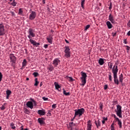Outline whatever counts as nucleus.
Returning a JSON list of instances; mask_svg holds the SVG:
<instances>
[{
    "instance_id": "obj_21",
    "label": "nucleus",
    "mask_w": 130,
    "mask_h": 130,
    "mask_svg": "<svg viewBox=\"0 0 130 130\" xmlns=\"http://www.w3.org/2000/svg\"><path fill=\"white\" fill-rule=\"evenodd\" d=\"M43 119H44V118H39L38 119V121L41 125H42V124H44V123H45L44 121L43 120Z\"/></svg>"
},
{
    "instance_id": "obj_55",
    "label": "nucleus",
    "mask_w": 130,
    "mask_h": 130,
    "mask_svg": "<svg viewBox=\"0 0 130 130\" xmlns=\"http://www.w3.org/2000/svg\"><path fill=\"white\" fill-rule=\"evenodd\" d=\"M47 38H52V35H49L48 37H47Z\"/></svg>"
},
{
    "instance_id": "obj_25",
    "label": "nucleus",
    "mask_w": 130,
    "mask_h": 130,
    "mask_svg": "<svg viewBox=\"0 0 130 130\" xmlns=\"http://www.w3.org/2000/svg\"><path fill=\"white\" fill-rule=\"evenodd\" d=\"M119 81L120 83H122L123 81V75L122 74H121L119 76Z\"/></svg>"
},
{
    "instance_id": "obj_61",
    "label": "nucleus",
    "mask_w": 130,
    "mask_h": 130,
    "mask_svg": "<svg viewBox=\"0 0 130 130\" xmlns=\"http://www.w3.org/2000/svg\"><path fill=\"white\" fill-rule=\"evenodd\" d=\"M116 35V32L113 34V37H114Z\"/></svg>"
},
{
    "instance_id": "obj_12",
    "label": "nucleus",
    "mask_w": 130,
    "mask_h": 130,
    "mask_svg": "<svg viewBox=\"0 0 130 130\" xmlns=\"http://www.w3.org/2000/svg\"><path fill=\"white\" fill-rule=\"evenodd\" d=\"M54 85L55 86V89L58 91V92H60L61 91V86L58 85V83L55 82L54 83Z\"/></svg>"
},
{
    "instance_id": "obj_26",
    "label": "nucleus",
    "mask_w": 130,
    "mask_h": 130,
    "mask_svg": "<svg viewBox=\"0 0 130 130\" xmlns=\"http://www.w3.org/2000/svg\"><path fill=\"white\" fill-rule=\"evenodd\" d=\"M63 94L66 96H70V95H71V93H70V92H67V91H66V90H64V89H63Z\"/></svg>"
},
{
    "instance_id": "obj_23",
    "label": "nucleus",
    "mask_w": 130,
    "mask_h": 130,
    "mask_svg": "<svg viewBox=\"0 0 130 130\" xmlns=\"http://www.w3.org/2000/svg\"><path fill=\"white\" fill-rule=\"evenodd\" d=\"M105 59H103L102 58H100L99 59V63L100 64V66H103V64H104V60Z\"/></svg>"
},
{
    "instance_id": "obj_63",
    "label": "nucleus",
    "mask_w": 130,
    "mask_h": 130,
    "mask_svg": "<svg viewBox=\"0 0 130 130\" xmlns=\"http://www.w3.org/2000/svg\"><path fill=\"white\" fill-rule=\"evenodd\" d=\"M104 120H107V118L104 117L103 118Z\"/></svg>"
},
{
    "instance_id": "obj_46",
    "label": "nucleus",
    "mask_w": 130,
    "mask_h": 130,
    "mask_svg": "<svg viewBox=\"0 0 130 130\" xmlns=\"http://www.w3.org/2000/svg\"><path fill=\"white\" fill-rule=\"evenodd\" d=\"M3 79V74L2 72H0V82H2V80Z\"/></svg>"
},
{
    "instance_id": "obj_34",
    "label": "nucleus",
    "mask_w": 130,
    "mask_h": 130,
    "mask_svg": "<svg viewBox=\"0 0 130 130\" xmlns=\"http://www.w3.org/2000/svg\"><path fill=\"white\" fill-rule=\"evenodd\" d=\"M18 15H20V16H23V10L21 8L19 9Z\"/></svg>"
},
{
    "instance_id": "obj_20",
    "label": "nucleus",
    "mask_w": 130,
    "mask_h": 130,
    "mask_svg": "<svg viewBox=\"0 0 130 130\" xmlns=\"http://www.w3.org/2000/svg\"><path fill=\"white\" fill-rule=\"evenodd\" d=\"M12 94V91L8 89L6 90V99H9L10 98V95Z\"/></svg>"
},
{
    "instance_id": "obj_28",
    "label": "nucleus",
    "mask_w": 130,
    "mask_h": 130,
    "mask_svg": "<svg viewBox=\"0 0 130 130\" xmlns=\"http://www.w3.org/2000/svg\"><path fill=\"white\" fill-rule=\"evenodd\" d=\"M108 68L110 70L112 69V67H113V63L112 62H109L108 63Z\"/></svg>"
},
{
    "instance_id": "obj_49",
    "label": "nucleus",
    "mask_w": 130,
    "mask_h": 130,
    "mask_svg": "<svg viewBox=\"0 0 130 130\" xmlns=\"http://www.w3.org/2000/svg\"><path fill=\"white\" fill-rule=\"evenodd\" d=\"M43 100L44 101H47V100H48V98H45V97H43Z\"/></svg>"
},
{
    "instance_id": "obj_17",
    "label": "nucleus",
    "mask_w": 130,
    "mask_h": 130,
    "mask_svg": "<svg viewBox=\"0 0 130 130\" xmlns=\"http://www.w3.org/2000/svg\"><path fill=\"white\" fill-rule=\"evenodd\" d=\"M87 130H91L92 123H91V120H89L87 121Z\"/></svg>"
},
{
    "instance_id": "obj_13",
    "label": "nucleus",
    "mask_w": 130,
    "mask_h": 130,
    "mask_svg": "<svg viewBox=\"0 0 130 130\" xmlns=\"http://www.w3.org/2000/svg\"><path fill=\"white\" fill-rule=\"evenodd\" d=\"M113 78H114V82L116 85H119V81H118V78H117V75H113Z\"/></svg>"
},
{
    "instance_id": "obj_33",
    "label": "nucleus",
    "mask_w": 130,
    "mask_h": 130,
    "mask_svg": "<svg viewBox=\"0 0 130 130\" xmlns=\"http://www.w3.org/2000/svg\"><path fill=\"white\" fill-rule=\"evenodd\" d=\"M81 8L84 9V5H85V2H86V0H81Z\"/></svg>"
},
{
    "instance_id": "obj_47",
    "label": "nucleus",
    "mask_w": 130,
    "mask_h": 130,
    "mask_svg": "<svg viewBox=\"0 0 130 130\" xmlns=\"http://www.w3.org/2000/svg\"><path fill=\"white\" fill-rule=\"evenodd\" d=\"M111 9H112V3H110V6L109 7V10H110V11H111Z\"/></svg>"
},
{
    "instance_id": "obj_5",
    "label": "nucleus",
    "mask_w": 130,
    "mask_h": 130,
    "mask_svg": "<svg viewBox=\"0 0 130 130\" xmlns=\"http://www.w3.org/2000/svg\"><path fill=\"white\" fill-rule=\"evenodd\" d=\"M35 18H36V12L35 11H32L31 10H30L29 15L28 17L29 20L32 21V20L35 19Z\"/></svg>"
},
{
    "instance_id": "obj_22",
    "label": "nucleus",
    "mask_w": 130,
    "mask_h": 130,
    "mask_svg": "<svg viewBox=\"0 0 130 130\" xmlns=\"http://www.w3.org/2000/svg\"><path fill=\"white\" fill-rule=\"evenodd\" d=\"M106 25H107L108 29H111L112 28V27H113V26L112 25V24L109 21H107Z\"/></svg>"
},
{
    "instance_id": "obj_9",
    "label": "nucleus",
    "mask_w": 130,
    "mask_h": 130,
    "mask_svg": "<svg viewBox=\"0 0 130 130\" xmlns=\"http://www.w3.org/2000/svg\"><path fill=\"white\" fill-rule=\"evenodd\" d=\"M5 35V26L3 23H0V36Z\"/></svg>"
},
{
    "instance_id": "obj_51",
    "label": "nucleus",
    "mask_w": 130,
    "mask_h": 130,
    "mask_svg": "<svg viewBox=\"0 0 130 130\" xmlns=\"http://www.w3.org/2000/svg\"><path fill=\"white\" fill-rule=\"evenodd\" d=\"M47 116H51V113L50 112H48L47 113Z\"/></svg>"
},
{
    "instance_id": "obj_44",
    "label": "nucleus",
    "mask_w": 130,
    "mask_h": 130,
    "mask_svg": "<svg viewBox=\"0 0 130 130\" xmlns=\"http://www.w3.org/2000/svg\"><path fill=\"white\" fill-rule=\"evenodd\" d=\"M90 28V25L88 24V25H87L86 26H85V31H87L88 30V29H89Z\"/></svg>"
},
{
    "instance_id": "obj_40",
    "label": "nucleus",
    "mask_w": 130,
    "mask_h": 130,
    "mask_svg": "<svg viewBox=\"0 0 130 130\" xmlns=\"http://www.w3.org/2000/svg\"><path fill=\"white\" fill-rule=\"evenodd\" d=\"M67 78L69 79V82H73V81H74L72 77L67 76Z\"/></svg>"
},
{
    "instance_id": "obj_32",
    "label": "nucleus",
    "mask_w": 130,
    "mask_h": 130,
    "mask_svg": "<svg viewBox=\"0 0 130 130\" xmlns=\"http://www.w3.org/2000/svg\"><path fill=\"white\" fill-rule=\"evenodd\" d=\"M27 66V60L24 59L22 62V67H26Z\"/></svg>"
},
{
    "instance_id": "obj_6",
    "label": "nucleus",
    "mask_w": 130,
    "mask_h": 130,
    "mask_svg": "<svg viewBox=\"0 0 130 130\" xmlns=\"http://www.w3.org/2000/svg\"><path fill=\"white\" fill-rule=\"evenodd\" d=\"M27 37L29 39V42L31 43V44H32V45L36 46V47H38V46L40 45V43L36 42L35 40H31V36L29 35L27 36Z\"/></svg>"
},
{
    "instance_id": "obj_57",
    "label": "nucleus",
    "mask_w": 130,
    "mask_h": 130,
    "mask_svg": "<svg viewBox=\"0 0 130 130\" xmlns=\"http://www.w3.org/2000/svg\"><path fill=\"white\" fill-rule=\"evenodd\" d=\"M127 35L128 36H130V30H129V31H128V32L127 33Z\"/></svg>"
},
{
    "instance_id": "obj_36",
    "label": "nucleus",
    "mask_w": 130,
    "mask_h": 130,
    "mask_svg": "<svg viewBox=\"0 0 130 130\" xmlns=\"http://www.w3.org/2000/svg\"><path fill=\"white\" fill-rule=\"evenodd\" d=\"M10 126H11V128L12 129H15V128H16V126H15V124L14 123H11L10 124Z\"/></svg>"
},
{
    "instance_id": "obj_29",
    "label": "nucleus",
    "mask_w": 130,
    "mask_h": 130,
    "mask_svg": "<svg viewBox=\"0 0 130 130\" xmlns=\"http://www.w3.org/2000/svg\"><path fill=\"white\" fill-rule=\"evenodd\" d=\"M47 40L49 43H50V44H52V40H53V38H47Z\"/></svg>"
},
{
    "instance_id": "obj_31",
    "label": "nucleus",
    "mask_w": 130,
    "mask_h": 130,
    "mask_svg": "<svg viewBox=\"0 0 130 130\" xmlns=\"http://www.w3.org/2000/svg\"><path fill=\"white\" fill-rule=\"evenodd\" d=\"M54 69V67H53V66L51 65V66H50V67L49 68H47V70L50 71V72H52V71H53Z\"/></svg>"
},
{
    "instance_id": "obj_41",
    "label": "nucleus",
    "mask_w": 130,
    "mask_h": 130,
    "mask_svg": "<svg viewBox=\"0 0 130 130\" xmlns=\"http://www.w3.org/2000/svg\"><path fill=\"white\" fill-rule=\"evenodd\" d=\"M24 112L25 113H26V114H29V113H30V111H29V110L26 108L24 109Z\"/></svg>"
},
{
    "instance_id": "obj_3",
    "label": "nucleus",
    "mask_w": 130,
    "mask_h": 130,
    "mask_svg": "<svg viewBox=\"0 0 130 130\" xmlns=\"http://www.w3.org/2000/svg\"><path fill=\"white\" fill-rule=\"evenodd\" d=\"M64 48V52L65 54L64 55V57H66V58L71 57V49H70V47H69V46H66Z\"/></svg>"
},
{
    "instance_id": "obj_62",
    "label": "nucleus",
    "mask_w": 130,
    "mask_h": 130,
    "mask_svg": "<svg viewBox=\"0 0 130 130\" xmlns=\"http://www.w3.org/2000/svg\"><path fill=\"white\" fill-rule=\"evenodd\" d=\"M65 42H66V43H69V41L66 39L65 40Z\"/></svg>"
},
{
    "instance_id": "obj_19",
    "label": "nucleus",
    "mask_w": 130,
    "mask_h": 130,
    "mask_svg": "<svg viewBox=\"0 0 130 130\" xmlns=\"http://www.w3.org/2000/svg\"><path fill=\"white\" fill-rule=\"evenodd\" d=\"M69 126L71 130H74V126H77V124L74 123V122H69Z\"/></svg>"
},
{
    "instance_id": "obj_8",
    "label": "nucleus",
    "mask_w": 130,
    "mask_h": 130,
    "mask_svg": "<svg viewBox=\"0 0 130 130\" xmlns=\"http://www.w3.org/2000/svg\"><path fill=\"white\" fill-rule=\"evenodd\" d=\"M112 72L113 74V76L117 75V73H118V68L117 65H115L113 67Z\"/></svg>"
},
{
    "instance_id": "obj_59",
    "label": "nucleus",
    "mask_w": 130,
    "mask_h": 130,
    "mask_svg": "<svg viewBox=\"0 0 130 130\" xmlns=\"http://www.w3.org/2000/svg\"><path fill=\"white\" fill-rule=\"evenodd\" d=\"M42 85H43V83L42 82H41L40 84V87H42Z\"/></svg>"
},
{
    "instance_id": "obj_14",
    "label": "nucleus",
    "mask_w": 130,
    "mask_h": 130,
    "mask_svg": "<svg viewBox=\"0 0 130 130\" xmlns=\"http://www.w3.org/2000/svg\"><path fill=\"white\" fill-rule=\"evenodd\" d=\"M45 113H46V112H45V110H39L38 111V114H39V115H45Z\"/></svg>"
},
{
    "instance_id": "obj_56",
    "label": "nucleus",
    "mask_w": 130,
    "mask_h": 130,
    "mask_svg": "<svg viewBox=\"0 0 130 130\" xmlns=\"http://www.w3.org/2000/svg\"><path fill=\"white\" fill-rule=\"evenodd\" d=\"M102 108H103V105H101L100 106V109H102Z\"/></svg>"
},
{
    "instance_id": "obj_43",
    "label": "nucleus",
    "mask_w": 130,
    "mask_h": 130,
    "mask_svg": "<svg viewBox=\"0 0 130 130\" xmlns=\"http://www.w3.org/2000/svg\"><path fill=\"white\" fill-rule=\"evenodd\" d=\"M10 13L11 14L12 17H16V14H15V12L11 11Z\"/></svg>"
},
{
    "instance_id": "obj_42",
    "label": "nucleus",
    "mask_w": 130,
    "mask_h": 130,
    "mask_svg": "<svg viewBox=\"0 0 130 130\" xmlns=\"http://www.w3.org/2000/svg\"><path fill=\"white\" fill-rule=\"evenodd\" d=\"M111 130H115L114 128V123H112L111 125Z\"/></svg>"
},
{
    "instance_id": "obj_4",
    "label": "nucleus",
    "mask_w": 130,
    "mask_h": 130,
    "mask_svg": "<svg viewBox=\"0 0 130 130\" xmlns=\"http://www.w3.org/2000/svg\"><path fill=\"white\" fill-rule=\"evenodd\" d=\"M121 106L118 105L117 106V111H115L117 116H119L120 118H122V112L121 111Z\"/></svg>"
},
{
    "instance_id": "obj_60",
    "label": "nucleus",
    "mask_w": 130,
    "mask_h": 130,
    "mask_svg": "<svg viewBox=\"0 0 130 130\" xmlns=\"http://www.w3.org/2000/svg\"><path fill=\"white\" fill-rule=\"evenodd\" d=\"M102 122L103 124H104V123H105V120H102Z\"/></svg>"
},
{
    "instance_id": "obj_15",
    "label": "nucleus",
    "mask_w": 130,
    "mask_h": 130,
    "mask_svg": "<svg viewBox=\"0 0 130 130\" xmlns=\"http://www.w3.org/2000/svg\"><path fill=\"white\" fill-rule=\"evenodd\" d=\"M109 20L110 21L112 24H114V23H115V21L114 20V17H113V15L111 14H110L109 16Z\"/></svg>"
},
{
    "instance_id": "obj_64",
    "label": "nucleus",
    "mask_w": 130,
    "mask_h": 130,
    "mask_svg": "<svg viewBox=\"0 0 130 130\" xmlns=\"http://www.w3.org/2000/svg\"><path fill=\"white\" fill-rule=\"evenodd\" d=\"M43 4H45V0H43Z\"/></svg>"
},
{
    "instance_id": "obj_7",
    "label": "nucleus",
    "mask_w": 130,
    "mask_h": 130,
    "mask_svg": "<svg viewBox=\"0 0 130 130\" xmlns=\"http://www.w3.org/2000/svg\"><path fill=\"white\" fill-rule=\"evenodd\" d=\"M9 57L10 59V62H12V64L13 63H16V56H15V55L14 54H10L9 55Z\"/></svg>"
},
{
    "instance_id": "obj_10",
    "label": "nucleus",
    "mask_w": 130,
    "mask_h": 130,
    "mask_svg": "<svg viewBox=\"0 0 130 130\" xmlns=\"http://www.w3.org/2000/svg\"><path fill=\"white\" fill-rule=\"evenodd\" d=\"M114 117L115 118L116 120L118 121V124L119 125V128H121L122 127V123L121 122V120L119 119L116 115H114Z\"/></svg>"
},
{
    "instance_id": "obj_37",
    "label": "nucleus",
    "mask_w": 130,
    "mask_h": 130,
    "mask_svg": "<svg viewBox=\"0 0 130 130\" xmlns=\"http://www.w3.org/2000/svg\"><path fill=\"white\" fill-rule=\"evenodd\" d=\"M11 6H12L13 7H16V6H17V2H15V0H14L11 3Z\"/></svg>"
},
{
    "instance_id": "obj_16",
    "label": "nucleus",
    "mask_w": 130,
    "mask_h": 130,
    "mask_svg": "<svg viewBox=\"0 0 130 130\" xmlns=\"http://www.w3.org/2000/svg\"><path fill=\"white\" fill-rule=\"evenodd\" d=\"M26 106L28 107L29 108H30V109H32L34 108L33 106V103L31 101H28L26 103Z\"/></svg>"
},
{
    "instance_id": "obj_11",
    "label": "nucleus",
    "mask_w": 130,
    "mask_h": 130,
    "mask_svg": "<svg viewBox=\"0 0 130 130\" xmlns=\"http://www.w3.org/2000/svg\"><path fill=\"white\" fill-rule=\"evenodd\" d=\"M60 60L58 58H55L53 61V64L55 68L58 66V64L60 63Z\"/></svg>"
},
{
    "instance_id": "obj_18",
    "label": "nucleus",
    "mask_w": 130,
    "mask_h": 130,
    "mask_svg": "<svg viewBox=\"0 0 130 130\" xmlns=\"http://www.w3.org/2000/svg\"><path fill=\"white\" fill-rule=\"evenodd\" d=\"M28 34L29 35L31 36V37H35V34H34V31H33L32 28H29Z\"/></svg>"
},
{
    "instance_id": "obj_39",
    "label": "nucleus",
    "mask_w": 130,
    "mask_h": 130,
    "mask_svg": "<svg viewBox=\"0 0 130 130\" xmlns=\"http://www.w3.org/2000/svg\"><path fill=\"white\" fill-rule=\"evenodd\" d=\"M32 76H34L35 78H36V77L39 76V74L38 72H34L32 73Z\"/></svg>"
},
{
    "instance_id": "obj_50",
    "label": "nucleus",
    "mask_w": 130,
    "mask_h": 130,
    "mask_svg": "<svg viewBox=\"0 0 130 130\" xmlns=\"http://www.w3.org/2000/svg\"><path fill=\"white\" fill-rule=\"evenodd\" d=\"M44 48H45V49H46V48H47L48 47V44H44Z\"/></svg>"
},
{
    "instance_id": "obj_45",
    "label": "nucleus",
    "mask_w": 130,
    "mask_h": 130,
    "mask_svg": "<svg viewBox=\"0 0 130 130\" xmlns=\"http://www.w3.org/2000/svg\"><path fill=\"white\" fill-rule=\"evenodd\" d=\"M52 108H53V109H55V108H56V104H53L52 105Z\"/></svg>"
},
{
    "instance_id": "obj_53",
    "label": "nucleus",
    "mask_w": 130,
    "mask_h": 130,
    "mask_svg": "<svg viewBox=\"0 0 130 130\" xmlns=\"http://www.w3.org/2000/svg\"><path fill=\"white\" fill-rule=\"evenodd\" d=\"M123 43H124V44H127V41H126V39H124L123 40Z\"/></svg>"
},
{
    "instance_id": "obj_48",
    "label": "nucleus",
    "mask_w": 130,
    "mask_h": 130,
    "mask_svg": "<svg viewBox=\"0 0 130 130\" xmlns=\"http://www.w3.org/2000/svg\"><path fill=\"white\" fill-rule=\"evenodd\" d=\"M107 88H108V85H107V84L105 85L104 86V90H106V89H107Z\"/></svg>"
},
{
    "instance_id": "obj_52",
    "label": "nucleus",
    "mask_w": 130,
    "mask_h": 130,
    "mask_svg": "<svg viewBox=\"0 0 130 130\" xmlns=\"http://www.w3.org/2000/svg\"><path fill=\"white\" fill-rule=\"evenodd\" d=\"M126 47L127 48H126V49L127 50V52H128V50H129L130 47L128 46H126Z\"/></svg>"
},
{
    "instance_id": "obj_54",
    "label": "nucleus",
    "mask_w": 130,
    "mask_h": 130,
    "mask_svg": "<svg viewBox=\"0 0 130 130\" xmlns=\"http://www.w3.org/2000/svg\"><path fill=\"white\" fill-rule=\"evenodd\" d=\"M20 128H21V130H28V128H27L24 129V128L23 127V126H21L20 127Z\"/></svg>"
},
{
    "instance_id": "obj_2",
    "label": "nucleus",
    "mask_w": 130,
    "mask_h": 130,
    "mask_svg": "<svg viewBox=\"0 0 130 130\" xmlns=\"http://www.w3.org/2000/svg\"><path fill=\"white\" fill-rule=\"evenodd\" d=\"M75 111V117L76 116H79L80 117V116H82L83 114H84V113L85 112V109L84 108H81L78 109H75L74 110Z\"/></svg>"
},
{
    "instance_id": "obj_38",
    "label": "nucleus",
    "mask_w": 130,
    "mask_h": 130,
    "mask_svg": "<svg viewBox=\"0 0 130 130\" xmlns=\"http://www.w3.org/2000/svg\"><path fill=\"white\" fill-rule=\"evenodd\" d=\"M30 100H31V101H32V102H33L34 106H36V105H37V103H36V101H35V100H34V99H30Z\"/></svg>"
},
{
    "instance_id": "obj_30",
    "label": "nucleus",
    "mask_w": 130,
    "mask_h": 130,
    "mask_svg": "<svg viewBox=\"0 0 130 130\" xmlns=\"http://www.w3.org/2000/svg\"><path fill=\"white\" fill-rule=\"evenodd\" d=\"M109 80L110 82H112V76L111 75V72H109Z\"/></svg>"
},
{
    "instance_id": "obj_27",
    "label": "nucleus",
    "mask_w": 130,
    "mask_h": 130,
    "mask_svg": "<svg viewBox=\"0 0 130 130\" xmlns=\"http://www.w3.org/2000/svg\"><path fill=\"white\" fill-rule=\"evenodd\" d=\"M35 83L34 84V86H35L36 87H37V86H38V85L39 84V81H38V79L35 78Z\"/></svg>"
},
{
    "instance_id": "obj_58",
    "label": "nucleus",
    "mask_w": 130,
    "mask_h": 130,
    "mask_svg": "<svg viewBox=\"0 0 130 130\" xmlns=\"http://www.w3.org/2000/svg\"><path fill=\"white\" fill-rule=\"evenodd\" d=\"M75 118H76V117H75V115H74V117L71 119V121H74V120L75 119Z\"/></svg>"
},
{
    "instance_id": "obj_35",
    "label": "nucleus",
    "mask_w": 130,
    "mask_h": 130,
    "mask_svg": "<svg viewBox=\"0 0 130 130\" xmlns=\"http://www.w3.org/2000/svg\"><path fill=\"white\" fill-rule=\"evenodd\" d=\"M6 104H7V103H5L1 107H0L1 110H5L6 109V107L5 106V105H6Z\"/></svg>"
},
{
    "instance_id": "obj_24",
    "label": "nucleus",
    "mask_w": 130,
    "mask_h": 130,
    "mask_svg": "<svg viewBox=\"0 0 130 130\" xmlns=\"http://www.w3.org/2000/svg\"><path fill=\"white\" fill-rule=\"evenodd\" d=\"M94 123L96 125L97 128H98V127L101 125V122H100V120H99L98 121H95Z\"/></svg>"
},
{
    "instance_id": "obj_1",
    "label": "nucleus",
    "mask_w": 130,
    "mask_h": 130,
    "mask_svg": "<svg viewBox=\"0 0 130 130\" xmlns=\"http://www.w3.org/2000/svg\"><path fill=\"white\" fill-rule=\"evenodd\" d=\"M81 77L80 78V79L81 80L82 84H80V86H84L86 85V83H87V74L86 73L81 72Z\"/></svg>"
}]
</instances>
